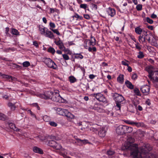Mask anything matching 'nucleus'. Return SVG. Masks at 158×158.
<instances>
[{"instance_id":"nucleus-1","label":"nucleus","mask_w":158,"mask_h":158,"mask_svg":"<svg viewBox=\"0 0 158 158\" xmlns=\"http://www.w3.org/2000/svg\"><path fill=\"white\" fill-rule=\"evenodd\" d=\"M113 99L116 102V106L120 110L121 106L124 104L126 102L124 98L121 94L117 93H114L113 95Z\"/></svg>"},{"instance_id":"nucleus-2","label":"nucleus","mask_w":158,"mask_h":158,"mask_svg":"<svg viewBox=\"0 0 158 158\" xmlns=\"http://www.w3.org/2000/svg\"><path fill=\"white\" fill-rule=\"evenodd\" d=\"M55 109L58 114L66 116L69 119H72L74 118V115L69 112L67 110L63 109L61 108L57 107H55Z\"/></svg>"},{"instance_id":"nucleus-3","label":"nucleus","mask_w":158,"mask_h":158,"mask_svg":"<svg viewBox=\"0 0 158 158\" xmlns=\"http://www.w3.org/2000/svg\"><path fill=\"white\" fill-rule=\"evenodd\" d=\"M50 93L51 94V95H50L51 98L50 99L53 101L62 103L65 102L64 99L60 96L58 93L55 92H51Z\"/></svg>"},{"instance_id":"nucleus-4","label":"nucleus","mask_w":158,"mask_h":158,"mask_svg":"<svg viewBox=\"0 0 158 158\" xmlns=\"http://www.w3.org/2000/svg\"><path fill=\"white\" fill-rule=\"evenodd\" d=\"M38 27L41 34L44 35L45 36L49 38V31L48 28L40 25H39Z\"/></svg>"},{"instance_id":"nucleus-5","label":"nucleus","mask_w":158,"mask_h":158,"mask_svg":"<svg viewBox=\"0 0 158 158\" xmlns=\"http://www.w3.org/2000/svg\"><path fill=\"white\" fill-rule=\"evenodd\" d=\"M0 76L2 77V78L4 79H6L9 82H13L16 81L17 79L15 77L8 75L2 74L0 73Z\"/></svg>"},{"instance_id":"nucleus-6","label":"nucleus","mask_w":158,"mask_h":158,"mask_svg":"<svg viewBox=\"0 0 158 158\" xmlns=\"http://www.w3.org/2000/svg\"><path fill=\"white\" fill-rule=\"evenodd\" d=\"M148 72L149 73L148 77L151 78H153L156 82H158V72H153L151 71Z\"/></svg>"},{"instance_id":"nucleus-7","label":"nucleus","mask_w":158,"mask_h":158,"mask_svg":"<svg viewBox=\"0 0 158 158\" xmlns=\"http://www.w3.org/2000/svg\"><path fill=\"white\" fill-rule=\"evenodd\" d=\"M50 147L57 150L60 149L61 148L60 144L57 143L53 140H50Z\"/></svg>"},{"instance_id":"nucleus-8","label":"nucleus","mask_w":158,"mask_h":158,"mask_svg":"<svg viewBox=\"0 0 158 158\" xmlns=\"http://www.w3.org/2000/svg\"><path fill=\"white\" fill-rule=\"evenodd\" d=\"M125 129L124 126L119 125L116 129V132L118 135H123L125 134Z\"/></svg>"},{"instance_id":"nucleus-9","label":"nucleus","mask_w":158,"mask_h":158,"mask_svg":"<svg viewBox=\"0 0 158 158\" xmlns=\"http://www.w3.org/2000/svg\"><path fill=\"white\" fill-rule=\"evenodd\" d=\"M97 130L98 131V135L100 137H105L106 133V131L105 127H102L98 128Z\"/></svg>"},{"instance_id":"nucleus-10","label":"nucleus","mask_w":158,"mask_h":158,"mask_svg":"<svg viewBox=\"0 0 158 158\" xmlns=\"http://www.w3.org/2000/svg\"><path fill=\"white\" fill-rule=\"evenodd\" d=\"M150 89V87L148 85H146L141 87L140 90L142 93L147 94L149 92Z\"/></svg>"},{"instance_id":"nucleus-11","label":"nucleus","mask_w":158,"mask_h":158,"mask_svg":"<svg viewBox=\"0 0 158 158\" xmlns=\"http://www.w3.org/2000/svg\"><path fill=\"white\" fill-rule=\"evenodd\" d=\"M107 11L109 15L111 17L114 16L115 14V10L113 9L111 7H109L107 9Z\"/></svg>"},{"instance_id":"nucleus-12","label":"nucleus","mask_w":158,"mask_h":158,"mask_svg":"<svg viewBox=\"0 0 158 158\" xmlns=\"http://www.w3.org/2000/svg\"><path fill=\"white\" fill-rule=\"evenodd\" d=\"M33 150L35 152L40 154H42L44 153L42 149L36 146L33 147Z\"/></svg>"},{"instance_id":"nucleus-13","label":"nucleus","mask_w":158,"mask_h":158,"mask_svg":"<svg viewBox=\"0 0 158 158\" xmlns=\"http://www.w3.org/2000/svg\"><path fill=\"white\" fill-rule=\"evenodd\" d=\"M9 127L10 129H12L14 131H19V129L16 127L15 125L12 123H9L8 124Z\"/></svg>"},{"instance_id":"nucleus-14","label":"nucleus","mask_w":158,"mask_h":158,"mask_svg":"<svg viewBox=\"0 0 158 158\" xmlns=\"http://www.w3.org/2000/svg\"><path fill=\"white\" fill-rule=\"evenodd\" d=\"M50 68L56 69L57 68V66L52 60L50 59Z\"/></svg>"},{"instance_id":"nucleus-15","label":"nucleus","mask_w":158,"mask_h":158,"mask_svg":"<svg viewBox=\"0 0 158 158\" xmlns=\"http://www.w3.org/2000/svg\"><path fill=\"white\" fill-rule=\"evenodd\" d=\"M8 106L10 108V110L12 111H14L16 109L15 106V103H12L11 102H9L7 104Z\"/></svg>"},{"instance_id":"nucleus-16","label":"nucleus","mask_w":158,"mask_h":158,"mask_svg":"<svg viewBox=\"0 0 158 158\" xmlns=\"http://www.w3.org/2000/svg\"><path fill=\"white\" fill-rule=\"evenodd\" d=\"M47 92H44V94H41L40 95V97L42 98L48 99L49 98V95L48 94H47Z\"/></svg>"},{"instance_id":"nucleus-17","label":"nucleus","mask_w":158,"mask_h":158,"mask_svg":"<svg viewBox=\"0 0 158 158\" xmlns=\"http://www.w3.org/2000/svg\"><path fill=\"white\" fill-rule=\"evenodd\" d=\"M125 84L127 87L131 89H132L134 88V86L132 83L129 81L127 80L125 82Z\"/></svg>"},{"instance_id":"nucleus-18","label":"nucleus","mask_w":158,"mask_h":158,"mask_svg":"<svg viewBox=\"0 0 158 158\" xmlns=\"http://www.w3.org/2000/svg\"><path fill=\"white\" fill-rule=\"evenodd\" d=\"M124 75L123 74H120L117 78V80L118 82L120 83H122L123 82Z\"/></svg>"},{"instance_id":"nucleus-19","label":"nucleus","mask_w":158,"mask_h":158,"mask_svg":"<svg viewBox=\"0 0 158 158\" xmlns=\"http://www.w3.org/2000/svg\"><path fill=\"white\" fill-rule=\"evenodd\" d=\"M124 127L125 128V133H130L133 131V128L131 127L124 126Z\"/></svg>"},{"instance_id":"nucleus-20","label":"nucleus","mask_w":158,"mask_h":158,"mask_svg":"<svg viewBox=\"0 0 158 158\" xmlns=\"http://www.w3.org/2000/svg\"><path fill=\"white\" fill-rule=\"evenodd\" d=\"M42 61L48 67H49V58L45 57L42 59Z\"/></svg>"},{"instance_id":"nucleus-21","label":"nucleus","mask_w":158,"mask_h":158,"mask_svg":"<svg viewBox=\"0 0 158 158\" xmlns=\"http://www.w3.org/2000/svg\"><path fill=\"white\" fill-rule=\"evenodd\" d=\"M96 40L95 38L93 37H91V40L89 42L90 45H94L95 44Z\"/></svg>"},{"instance_id":"nucleus-22","label":"nucleus","mask_w":158,"mask_h":158,"mask_svg":"<svg viewBox=\"0 0 158 158\" xmlns=\"http://www.w3.org/2000/svg\"><path fill=\"white\" fill-rule=\"evenodd\" d=\"M142 30L139 27H137L135 29V32L138 34H140L142 32Z\"/></svg>"},{"instance_id":"nucleus-23","label":"nucleus","mask_w":158,"mask_h":158,"mask_svg":"<svg viewBox=\"0 0 158 158\" xmlns=\"http://www.w3.org/2000/svg\"><path fill=\"white\" fill-rule=\"evenodd\" d=\"M11 33L13 35H19V32L15 29L12 28Z\"/></svg>"},{"instance_id":"nucleus-24","label":"nucleus","mask_w":158,"mask_h":158,"mask_svg":"<svg viewBox=\"0 0 158 158\" xmlns=\"http://www.w3.org/2000/svg\"><path fill=\"white\" fill-rule=\"evenodd\" d=\"M93 96L94 97H95L98 101H99L100 97H101V96H102V94L100 93L94 94H93Z\"/></svg>"},{"instance_id":"nucleus-25","label":"nucleus","mask_w":158,"mask_h":158,"mask_svg":"<svg viewBox=\"0 0 158 158\" xmlns=\"http://www.w3.org/2000/svg\"><path fill=\"white\" fill-rule=\"evenodd\" d=\"M144 125L143 123H137L133 122V125H135L137 127H143Z\"/></svg>"},{"instance_id":"nucleus-26","label":"nucleus","mask_w":158,"mask_h":158,"mask_svg":"<svg viewBox=\"0 0 158 158\" xmlns=\"http://www.w3.org/2000/svg\"><path fill=\"white\" fill-rule=\"evenodd\" d=\"M98 101L103 102H107L106 99L102 94V96H101V97H100Z\"/></svg>"},{"instance_id":"nucleus-27","label":"nucleus","mask_w":158,"mask_h":158,"mask_svg":"<svg viewBox=\"0 0 158 158\" xmlns=\"http://www.w3.org/2000/svg\"><path fill=\"white\" fill-rule=\"evenodd\" d=\"M69 79L71 83H73L77 81L76 79L73 76H71L69 77Z\"/></svg>"},{"instance_id":"nucleus-28","label":"nucleus","mask_w":158,"mask_h":158,"mask_svg":"<svg viewBox=\"0 0 158 158\" xmlns=\"http://www.w3.org/2000/svg\"><path fill=\"white\" fill-rule=\"evenodd\" d=\"M146 40V38L145 37H143V35H140L139 37V40L140 42H142V43L145 41Z\"/></svg>"},{"instance_id":"nucleus-29","label":"nucleus","mask_w":158,"mask_h":158,"mask_svg":"<svg viewBox=\"0 0 158 158\" xmlns=\"http://www.w3.org/2000/svg\"><path fill=\"white\" fill-rule=\"evenodd\" d=\"M6 115L3 113L0 112V120L2 121H5L6 119Z\"/></svg>"},{"instance_id":"nucleus-30","label":"nucleus","mask_w":158,"mask_h":158,"mask_svg":"<svg viewBox=\"0 0 158 158\" xmlns=\"http://www.w3.org/2000/svg\"><path fill=\"white\" fill-rule=\"evenodd\" d=\"M24 67H27L30 66V64L28 61H25L22 63Z\"/></svg>"},{"instance_id":"nucleus-31","label":"nucleus","mask_w":158,"mask_h":158,"mask_svg":"<svg viewBox=\"0 0 158 158\" xmlns=\"http://www.w3.org/2000/svg\"><path fill=\"white\" fill-rule=\"evenodd\" d=\"M77 142L79 143H81L82 144H85L86 143H87V140L84 139L82 140L80 139H77Z\"/></svg>"},{"instance_id":"nucleus-32","label":"nucleus","mask_w":158,"mask_h":158,"mask_svg":"<svg viewBox=\"0 0 158 158\" xmlns=\"http://www.w3.org/2000/svg\"><path fill=\"white\" fill-rule=\"evenodd\" d=\"M134 93L138 96H140L141 95V94H140V92L139 89L137 88H135L134 89Z\"/></svg>"},{"instance_id":"nucleus-33","label":"nucleus","mask_w":158,"mask_h":158,"mask_svg":"<svg viewBox=\"0 0 158 158\" xmlns=\"http://www.w3.org/2000/svg\"><path fill=\"white\" fill-rule=\"evenodd\" d=\"M59 48L62 51H65V48L64 46V44L62 43L59 46Z\"/></svg>"},{"instance_id":"nucleus-34","label":"nucleus","mask_w":158,"mask_h":158,"mask_svg":"<svg viewBox=\"0 0 158 158\" xmlns=\"http://www.w3.org/2000/svg\"><path fill=\"white\" fill-rule=\"evenodd\" d=\"M144 56V55L143 54V52H142L139 51V54L137 56V57L141 59Z\"/></svg>"},{"instance_id":"nucleus-35","label":"nucleus","mask_w":158,"mask_h":158,"mask_svg":"<svg viewBox=\"0 0 158 158\" xmlns=\"http://www.w3.org/2000/svg\"><path fill=\"white\" fill-rule=\"evenodd\" d=\"M12 64L14 65V66H13L15 68H16L18 70L21 69H22V67L19 65L16 64L15 63H13Z\"/></svg>"},{"instance_id":"nucleus-36","label":"nucleus","mask_w":158,"mask_h":158,"mask_svg":"<svg viewBox=\"0 0 158 158\" xmlns=\"http://www.w3.org/2000/svg\"><path fill=\"white\" fill-rule=\"evenodd\" d=\"M9 27H6L5 28V33L6 35L8 36H10V35L9 33Z\"/></svg>"},{"instance_id":"nucleus-37","label":"nucleus","mask_w":158,"mask_h":158,"mask_svg":"<svg viewBox=\"0 0 158 158\" xmlns=\"http://www.w3.org/2000/svg\"><path fill=\"white\" fill-rule=\"evenodd\" d=\"M43 119L46 122H48L49 120V118L48 116L45 115L43 116Z\"/></svg>"},{"instance_id":"nucleus-38","label":"nucleus","mask_w":158,"mask_h":158,"mask_svg":"<svg viewBox=\"0 0 158 158\" xmlns=\"http://www.w3.org/2000/svg\"><path fill=\"white\" fill-rule=\"evenodd\" d=\"M28 113H29L31 115V116L33 117H35L36 119H37V118L35 114L33 113V112L31 111L30 110H28Z\"/></svg>"},{"instance_id":"nucleus-39","label":"nucleus","mask_w":158,"mask_h":158,"mask_svg":"<svg viewBox=\"0 0 158 158\" xmlns=\"http://www.w3.org/2000/svg\"><path fill=\"white\" fill-rule=\"evenodd\" d=\"M75 58H80L82 59L83 58V56L80 54H76L75 56Z\"/></svg>"},{"instance_id":"nucleus-40","label":"nucleus","mask_w":158,"mask_h":158,"mask_svg":"<svg viewBox=\"0 0 158 158\" xmlns=\"http://www.w3.org/2000/svg\"><path fill=\"white\" fill-rule=\"evenodd\" d=\"M62 56L63 58L65 60H68L69 59V56L66 54H63Z\"/></svg>"},{"instance_id":"nucleus-41","label":"nucleus","mask_w":158,"mask_h":158,"mask_svg":"<svg viewBox=\"0 0 158 158\" xmlns=\"http://www.w3.org/2000/svg\"><path fill=\"white\" fill-rule=\"evenodd\" d=\"M146 20L147 22L150 24H152L153 22L152 20L151 19L149 18L148 17L146 18Z\"/></svg>"},{"instance_id":"nucleus-42","label":"nucleus","mask_w":158,"mask_h":158,"mask_svg":"<svg viewBox=\"0 0 158 158\" xmlns=\"http://www.w3.org/2000/svg\"><path fill=\"white\" fill-rule=\"evenodd\" d=\"M73 18L75 17L77 19H82L83 18V17L82 16H79L77 14H76L75 15L73 16Z\"/></svg>"},{"instance_id":"nucleus-43","label":"nucleus","mask_w":158,"mask_h":158,"mask_svg":"<svg viewBox=\"0 0 158 158\" xmlns=\"http://www.w3.org/2000/svg\"><path fill=\"white\" fill-rule=\"evenodd\" d=\"M50 125L53 127H56L57 126V123L55 122L52 121L50 122Z\"/></svg>"},{"instance_id":"nucleus-44","label":"nucleus","mask_w":158,"mask_h":158,"mask_svg":"<svg viewBox=\"0 0 158 158\" xmlns=\"http://www.w3.org/2000/svg\"><path fill=\"white\" fill-rule=\"evenodd\" d=\"M87 7V5L86 4H81L80 5L81 8L85 9Z\"/></svg>"},{"instance_id":"nucleus-45","label":"nucleus","mask_w":158,"mask_h":158,"mask_svg":"<svg viewBox=\"0 0 158 158\" xmlns=\"http://www.w3.org/2000/svg\"><path fill=\"white\" fill-rule=\"evenodd\" d=\"M9 97L10 96L6 94L2 96V98H3L6 100H8L9 99Z\"/></svg>"},{"instance_id":"nucleus-46","label":"nucleus","mask_w":158,"mask_h":158,"mask_svg":"<svg viewBox=\"0 0 158 158\" xmlns=\"http://www.w3.org/2000/svg\"><path fill=\"white\" fill-rule=\"evenodd\" d=\"M136 8L137 10H140L142 9V6L140 4H139L137 5Z\"/></svg>"},{"instance_id":"nucleus-47","label":"nucleus","mask_w":158,"mask_h":158,"mask_svg":"<svg viewBox=\"0 0 158 158\" xmlns=\"http://www.w3.org/2000/svg\"><path fill=\"white\" fill-rule=\"evenodd\" d=\"M114 153V152L113 151L109 150L107 152V154L109 155H112Z\"/></svg>"},{"instance_id":"nucleus-48","label":"nucleus","mask_w":158,"mask_h":158,"mask_svg":"<svg viewBox=\"0 0 158 158\" xmlns=\"http://www.w3.org/2000/svg\"><path fill=\"white\" fill-rule=\"evenodd\" d=\"M55 52V50L54 49L51 47H50V52H51L52 54H54Z\"/></svg>"},{"instance_id":"nucleus-49","label":"nucleus","mask_w":158,"mask_h":158,"mask_svg":"<svg viewBox=\"0 0 158 158\" xmlns=\"http://www.w3.org/2000/svg\"><path fill=\"white\" fill-rule=\"evenodd\" d=\"M51 30L54 33H56L57 35H59L60 33L57 29H52Z\"/></svg>"},{"instance_id":"nucleus-50","label":"nucleus","mask_w":158,"mask_h":158,"mask_svg":"<svg viewBox=\"0 0 158 158\" xmlns=\"http://www.w3.org/2000/svg\"><path fill=\"white\" fill-rule=\"evenodd\" d=\"M135 47L136 48L139 50H140L141 48L140 45L138 43H137L136 44H135Z\"/></svg>"},{"instance_id":"nucleus-51","label":"nucleus","mask_w":158,"mask_h":158,"mask_svg":"<svg viewBox=\"0 0 158 158\" xmlns=\"http://www.w3.org/2000/svg\"><path fill=\"white\" fill-rule=\"evenodd\" d=\"M33 45L36 48H38L39 47V45L37 41H35L33 42Z\"/></svg>"},{"instance_id":"nucleus-52","label":"nucleus","mask_w":158,"mask_h":158,"mask_svg":"<svg viewBox=\"0 0 158 158\" xmlns=\"http://www.w3.org/2000/svg\"><path fill=\"white\" fill-rule=\"evenodd\" d=\"M91 4L92 5V8L94 9L95 10H96L97 9V6L96 4H93V3H92Z\"/></svg>"},{"instance_id":"nucleus-53","label":"nucleus","mask_w":158,"mask_h":158,"mask_svg":"<svg viewBox=\"0 0 158 158\" xmlns=\"http://www.w3.org/2000/svg\"><path fill=\"white\" fill-rule=\"evenodd\" d=\"M125 122L126 123L129 124H131L132 125H133V122H132V121H129V120H126L125 121Z\"/></svg>"},{"instance_id":"nucleus-54","label":"nucleus","mask_w":158,"mask_h":158,"mask_svg":"<svg viewBox=\"0 0 158 158\" xmlns=\"http://www.w3.org/2000/svg\"><path fill=\"white\" fill-rule=\"evenodd\" d=\"M137 76L136 73H134L132 76V78L133 79L135 80L137 79Z\"/></svg>"},{"instance_id":"nucleus-55","label":"nucleus","mask_w":158,"mask_h":158,"mask_svg":"<svg viewBox=\"0 0 158 158\" xmlns=\"http://www.w3.org/2000/svg\"><path fill=\"white\" fill-rule=\"evenodd\" d=\"M55 43L56 45L59 46L62 42L61 41H60V40H59V41H55Z\"/></svg>"},{"instance_id":"nucleus-56","label":"nucleus","mask_w":158,"mask_h":158,"mask_svg":"<svg viewBox=\"0 0 158 158\" xmlns=\"http://www.w3.org/2000/svg\"><path fill=\"white\" fill-rule=\"evenodd\" d=\"M84 17L85 18L87 19H89L90 18V16L88 14L84 15Z\"/></svg>"},{"instance_id":"nucleus-57","label":"nucleus","mask_w":158,"mask_h":158,"mask_svg":"<svg viewBox=\"0 0 158 158\" xmlns=\"http://www.w3.org/2000/svg\"><path fill=\"white\" fill-rule=\"evenodd\" d=\"M50 27L52 28H54L55 27V25L54 23L50 22Z\"/></svg>"},{"instance_id":"nucleus-58","label":"nucleus","mask_w":158,"mask_h":158,"mask_svg":"<svg viewBox=\"0 0 158 158\" xmlns=\"http://www.w3.org/2000/svg\"><path fill=\"white\" fill-rule=\"evenodd\" d=\"M95 77V76L93 74H90L89 75V77L90 79H94Z\"/></svg>"},{"instance_id":"nucleus-59","label":"nucleus","mask_w":158,"mask_h":158,"mask_svg":"<svg viewBox=\"0 0 158 158\" xmlns=\"http://www.w3.org/2000/svg\"><path fill=\"white\" fill-rule=\"evenodd\" d=\"M122 64L124 65L127 66H128L129 65V64L127 63L124 61H122Z\"/></svg>"},{"instance_id":"nucleus-60","label":"nucleus","mask_w":158,"mask_h":158,"mask_svg":"<svg viewBox=\"0 0 158 158\" xmlns=\"http://www.w3.org/2000/svg\"><path fill=\"white\" fill-rule=\"evenodd\" d=\"M156 15L154 14H152L151 15V17L152 19H155L156 18Z\"/></svg>"},{"instance_id":"nucleus-61","label":"nucleus","mask_w":158,"mask_h":158,"mask_svg":"<svg viewBox=\"0 0 158 158\" xmlns=\"http://www.w3.org/2000/svg\"><path fill=\"white\" fill-rule=\"evenodd\" d=\"M32 106L36 108L38 106L37 103H35L32 104Z\"/></svg>"},{"instance_id":"nucleus-62","label":"nucleus","mask_w":158,"mask_h":158,"mask_svg":"<svg viewBox=\"0 0 158 158\" xmlns=\"http://www.w3.org/2000/svg\"><path fill=\"white\" fill-rule=\"evenodd\" d=\"M127 67H128V68H127L128 71L129 72H131L132 71V69L131 68L130 66H127Z\"/></svg>"},{"instance_id":"nucleus-63","label":"nucleus","mask_w":158,"mask_h":158,"mask_svg":"<svg viewBox=\"0 0 158 158\" xmlns=\"http://www.w3.org/2000/svg\"><path fill=\"white\" fill-rule=\"evenodd\" d=\"M143 34L145 36H146V37H148V36H149V35H148L147 34V32L145 31H143Z\"/></svg>"},{"instance_id":"nucleus-64","label":"nucleus","mask_w":158,"mask_h":158,"mask_svg":"<svg viewBox=\"0 0 158 158\" xmlns=\"http://www.w3.org/2000/svg\"><path fill=\"white\" fill-rule=\"evenodd\" d=\"M146 103L148 106H150L151 105V103L150 102L149 99H148V100L146 101Z\"/></svg>"}]
</instances>
